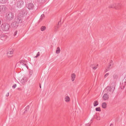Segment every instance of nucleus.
I'll return each instance as SVG.
<instances>
[{"instance_id":"nucleus-41","label":"nucleus","mask_w":126,"mask_h":126,"mask_svg":"<svg viewBox=\"0 0 126 126\" xmlns=\"http://www.w3.org/2000/svg\"><path fill=\"white\" fill-rule=\"evenodd\" d=\"M1 23H2L1 21V20L0 19V25Z\"/></svg>"},{"instance_id":"nucleus-28","label":"nucleus","mask_w":126,"mask_h":126,"mask_svg":"<svg viewBox=\"0 0 126 126\" xmlns=\"http://www.w3.org/2000/svg\"><path fill=\"white\" fill-rule=\"evenodd\" d=\"M46 29V27L45 26H42L41 28V30L42 31H44Z\"/></svg>"},{"instance_id":"nucleus-38","label":"nucleus","mask_w":126,"mask_h":126,"mask_svg":"<svg viewBox=\"0 0 126 126\" xmlns=\"http://www.w3.org/2000/svg\"><path fill=\"white\" fill-rule=\"evenodd\" d=\"M29 108V106H27L26 108V109H25V111H26L27 110V109H28Z\"/></svg>"},{"instance_id":"nucleus-12","label":"nucleus","mask_w":126,"mask_h":126,"mask_svg":"<svg viewBox=\"0 0 126 126\" xmlns=\"http://www.w3.org/2000/svg\"><path fill=\"white\" fill-rule=\"evenodd\" d=\"M18 25L17 23L15 21L12 22L11 24V26L13 28H16Z\"/></svg>"},{"instance_id":"nucleus-39","label":"nucleus","mask_w":126,"mask_h":126,"mask_svg":"<svg viewBox=\"0 0 126 126\" xmlns=\"http://www.w3.org/2000/svg\"><path fill=\"white\" fill-rule=\"evenodd\" d=\"M25 66L27 68V69H28V66L27 65V64H25Z\"/></svg>"},{"instance_id":"nucleus-30","label":"nucleus","mask_w":126,"mask_h":126,"mask_svg":"<svg viewBox=\"0 0 126 126\" xmlns=\"http://www.w3.org/2000/svg\"><path fill=\"white\" fill-rule=\"evenodd\" d=\"M95 110L96 111H101V110L100 109V107H98V108H96Z\"/></svg>"},{"instance_id":"nucleus-9","label":"nucleus","mask_w":126,"mask_h":126,"mask_svg":"<svg viewBox=\"0 0 126 126\" xmlns=\"http://www.w3.org/2000/svg\"><path fill=\"white\" fill-rule=\"evenodd\" d=\"M27 81V78L26 77H24L19 80L20 82L22 85H24Z\"/></svg>"},{"instance_id":"nucleus-1","label":"nucleus","mask_w":126,"mask_h":126,"mask_svg":"<svg viewBox=\"0 0 126 126\" xmlns=\"http://www.w3.org/2000/svg\"><path fill=\"white\" fill-rule=\"evenodd\" d=\"M0 27L3 31H7L9 29L10 26L8 23H4L1 24Z\"/></svg>"},{"instance_id":"nucleus-37","label":"nucleus","mask_w":126,"mask_h":126,"mask_svg":"<svg viewBox=\"0 0 126 126\" xmlns=\"http://www.w3.org/2000/svg\"><path fill=\"white\" fill-rule=\"evenodd\" d=\"M90 123H88L86 125V126H90Z\"/></svg>"},{"instance_id":"nucleus-6","label":"nucleus","mask_w":126,"mask_h":126,"mask_svg":"<svg viewBox=\"0 0 126 126\" xmlns=\"http://www.w3.org/2000/svg\"><path fill=\"white\" fill-rule=\"evenodd\" d=\"M6 10V8L5 6H0V14H3L5 13Z\"/></svg>"},{"instance_id":"nucleus-3","label":"nucleus","mask_w":126,"mask_h":126,"mask_svg":"<svg viewBox=\"0 0 126 126\" xmlns=\"http://www.w3.org/2000/svg\"><path fill=\"white\" fill-rule=\"evenodd\" d=\"M115 89V87L114 86H113L111 87L107 86L105 89L104 91L107 92L108 93L109 92H111V93H112Z\"/></svg>"},{"instance_id":"nucleus-31","label":"nucleus","mask_w":126,"mask_h":126,"mask_svg":"<svg viewBox=\"0 0 126 126\" xmlns=\"http://www.w3.org/2000/svg\"><path fill=\"white\" fill-rule=\"evenodd\" d=\"M113 77L114 79H116L117 78V76L116 74H115L113 75Z\"/></svg>"},{"instance_id":"nucleus-40","label":"nucleus","mask_w":126,"mask_h":126,"mask_svg":"<svg viewBox=\"0 0 126 126\" xmlns=\"http://www.w3.org/2000/svg\"><path fill=\"white\" fill-rule=\"evenodd\" d=\"M9 93H8V94H6V96H8L9 95Z\"/></svg>"},{"instance_id":"nucleus-7","label":"nucleus","mask_w":126,"mask_h":126,"mask_svg":"<svg viewBox=\"0 0 126 126\" xmlns=\"http://www.w3.org/2000/svg\"><path fill=\"white\" fill-rule=\"evenodd\" d=\"M22 17L18 15L16 18L15 19V21L19 25V24H21L22 22Z\"/></svg>"},{"instance_id":"nucleus-15","label":"nucleus","mask_w":126,"mask_h":126,"mask_svg":"<svg viewBox=\"0 0 126 126\" xmlns=\"http://www.w3.org/2000/svg\"><path fill=\"white\" fill-rule=\"evenodd\" d=\"M98 66V64H93L91 65L90 67L92 68L93 69L95 70L97 68V66Z\"/></svg>"},{"instance_id":"nucleus-8","label":"nucleus","mask_w":126,"mask_h":126,"mask_svg":"<svg viewBox=\"0 0 126 126\" xmlns=\"http://www.w3.org/2000/svg\"><path fill=\"white\" fill-rule=\"evenodd\" d=\"M17 6L18 8L22 7L24 5V1L21 0H19L17 1Z\"/></svg>"},{"instance_id":"nucleus-11","label":"nucleus","mask_w":126,"mask_h":126,"mask_svg":"<svg viewBox=\"0 0 126 126\" xmlns=\"http://www.w3.org/2000/svg\"><path fill=\"white\" fill-rule=\"evenodd\" d=\"M28 5V8L29 10H32L33 9L34 5L33 3H29Z\"/></svg>"},{"instance_id":"nucleus-42","label":"nucleus","mask_w":126,"mask_h":126,"mask_svg":"<svg viewBox=\"0 0 126 126\" xmlns=\"http://www.w3.org/2000/svg\"><path fill=\"white\" fill-rule=\"evenodd\" d=\"M112 124H110V126H111L112 125Z\"/></svg>"},{"instance_id":"nucleus-20","label":"nucleus","mask_w":126,"mask_h":126,"mask_svg":"<svg viewBox=\"0 0 126 126\" xmlns=\"http://www.w3.org/2000/svg\"><path fill=\"white\" fill-rule=\"evenodd\" d=\"M71 80L72 81H73L75 78V75L74 73L72 74L71 75Z\"/></svg>"},{"instance_id":"nucleus-13","label":"nucleus","mask_w":126,"mask_h":126,"mask_svg":"<svg viewBox=\"0 0 126 126\" xmlns=\"http://www.w3.org/2000/svg\"><path fill=\"white\" fill-rule=\"evenodd\" d=\"M0 37L1 40H5L7 38V36L4 34H1L0 35Z\"/></svg>"},{"instance_id":"nucleus-34","label":"nucleus","mask_w":126,"mask_h":126,"mask_svg":"<svg viewBox=\"0 0 126 126\" xmlns=\"http://www.w3.org/2000/svg\"><path fill=\"white\" fill-rule=\"evenodd\" d=\"M45 0H39V1L40 2L43 3L45 1Z\"/></svg>"},{"instance_id":"nucleus-27","label":"nucleus","mask_w":126,"mask_h":126,"mask_svg":"<svg viewBox=\"0 0 126 126\" xmlns=\"http://www.w3.org/2000/svg\"><path fill=\"white\" fill-rule=\"evenodd\" d=\"M1 0H0V1ZM2 3H5L7 2L8 0H1Z\"/></svg>"},{"instance_id":"nucleus-16","label":"nucleus","mask_w":126,"mask_h":126,"mask_svg":"<svg viewBox=\"0 0 126 126\" xmlns=\"http://www.w3.org/2000/svg\"><path fill=\"white\" fill-rule=\"evenodd\" d=\"M61 22V21H60L59 22L57 25H56L55 26L54 29L56 31H57V30L59 29V28L60 27V25L59 24H60Z\"/></svg>"},{"instance_id":"nucleus-17","label":"nucleus","mask_w":126,"mask_h":126,"mask_svg":"<svg viewBox=\"0 0 126 126\" xmlns=\"http://www.w3.org/2000/svg\"><path fill=\"white\" fill-rule=\"evenodd\" d=\"M116 4H113L110 5L109 6V7L110 8H114L116 9H117L116 6Z\"/></svg>"},{"instance_id":"nucleus-32","label":"nucleus","mask_w":126,"mask_h":126,"mask_svg":"<svg viewBox=\"0 0 126 126\" xmlns=\"http://www.w3.org/2000/svg\"><path fill=\"white\" fill-rule=\"evenodd\" d=\"M39 55H40V52H38L37 53V54L36 55V56H35V58H37L38 56H39Z\"/></svg>"},{"instance_id":"nucleus-25","label":"nucleus","mask_w":126,"mask_h":126,"mask_svg":"<svg viewBox=\"0 0 126 126\" xmlns=\"http://www.w3.org/2000/svg\"><path fill=\"white\" fill-rule=\"evenodd\" d=\"M17 32L16 30L15 31L14 33V36H16V37H17L18 36V34H17Z\"/></svg>"},{"instance_id":"nucleus-44","label":"nucleus","mask_w":126,"mask_h":126,"mask_svg":"<svg viewBox=\"0 0 126 126\" xmlns=\"http://www.w3.org/2000/svg\"><path fill=\"white\" fill-rule=\"evenodd\" d=\"M94 65H93V66H94Z\"/></svg>"},{"instance_id":"nucleus-2","label":"nucleus","mask_w":126,"mask_h":126,"mask_svg":"<svg viewBox=\"0 0 126 126\" xmlns=\"http://www.w3.org/2000/svg\"><path fill=\"white\" fill-rule=\"evenodd\" d=\"M14 16L12 12H8L6 14L5 18L7 21H10L12 19Z\"/></svg>"},{"instance_id":"nucleus-18","label":"nucleus","mask_w":126,"mask_h":126,"mask_svg":"<svg viewBox=\"0 0 126 126\" xmlns=\"http://www.w3.org/2000/svg\"><path fill=\"white\" fill-rule=\"evenodd\" d=\"M26 62L25 60H21L19 61L20 63L23 65L25 66L26 63Z\"/></svg>"},{"instance_id":"nucleus-36","label":"nucleus","mask_w":126,"mask_h":126,"mask_svg":"<svg viewBox=\"0 0 126 126\" xmlns=\"http://www.w3.org/2000/svg\"><path fill=\"white\" fill-rule=\"evenodd\" d=\"M32 71H30V72L29 73V74L30 75H31L32 74Z\"/></svg>"},{"instance_id":"nucleus-10","label":"nucleus","mask_w":126,"mask_h":126,"mask_svg":"<svg viewBox=\"0 0 126 126\" xmlns=\"http://www.w3.org/2000/svg\"><path fill=\"white\" fill-rule=\"evenodd\" d=\"M27 12L25 10H22L20 12V14H19L18 15L21 16V17H23L24 15H27Z\"/></svg>"},{"instance_id":"nucleus-26","label":"nucleus","mask_w":126,"mask_h":126,"mask_svg":"<svg viewBox=\"0 0 126 126\" xmlns=\"http://www.w3.org/2000/svg\"><path fill=\"white\" fill-rule=\"evenodd\" d=\"M60 49L59 47H58L57 49L56 50V53L57 54H59L60 53Z\"/></svg>"},{"instance_id":"nucleus-23","label":"nucleus","mask_w":126,"mask_h":126,"mask_svg":"<svg viewBox=\"0 0 126 126\" xmlns=\"http://www.w3.org/2000/svg\"><path fill=\"white\" fill-rule=\"evenodd\" d=\"M116 6L117 9H120L121 6V4L119 3H118V4H116Z\"/></svg>"},{"instance_id":"nucleus-14","label":"nucleus","mask_w":126,"mask_h":126,"mask_svg":"<svg viewBox=\"0 0 126 126\" xmlns=\"http://www.w3.org/2000/svg\"><path fill=\"white\" fill-rule=\"evenodd\" d=\"M108 98V95L106 93L104 94L103 96V98L104 100H107Z\"/></svg>"},{"instance_id":"nucleus-35","label":"nucleus","mask_w":126,"mask_h":126,"mask_svg":"<svg viewBox=\"0 0 126 126\" xmlns=\"http://www.w3.org/2000/svg\"><path fill=\"white\" fill-rule=\"evenodd\" d=\"M109 73H106L104 76L105 78H106V77L108 76L109 75Z\"/></svg>"},{"instance_id":"nucleus-43","label":"nucleus","mask_w":126,"mask_h":126,"mask_svg":"<svg viewBox=\"0 0 126 126\" xmlns=\"http://www.w3.org/2000/svg\"><path fill=\"white\" fill-rule=\"evenodd\" d=\"M39 87H40V88H41V86L40 84V85Z\"/></svg>"},{"instance_id":"nucleus-24","label":"nucleus","mask_w":126,"mask_h":126,"mask_svg":"<svg viewBox=\"0 0 126 126\" xmlns=\"http://www.w3.org/2000/svg\"><path fill=\"white\" fill-rule=\"evenodd\" d=\"M98 104V102L96 101H95L94 102L93 104L94 106H96Z\"/></svg>"},{"instance_id":"nucleus-19","label":"nucleus","mask_w":126,"mask_h":126,"mask_svg":"<svg viewBox=\"0 0 126 126\" xmlns=\"http://www.w3.org/2000/svg\"><path fill=\"white\" fill-rule=\"evenodd\" d=\"M64 100L66 102H69L70 100V98L68 96H66L65 97Z\"/></svg>"},{"instance_id":"nucleus-21","label":"nucleus","mask_w":126,"mask_h":126,"mask_svg":"<svg viewBox=\"0 0 126 126\" xmlns=\"http://www.w3.org/2000/svg\"><path fill=\"white\" fill-rule=\"evenodd\" d=\"M107 104L106 102H103L102 104V107L104 109H105L106 107Z\"/></svg>"},{"instance_id":"nucleus-22","label":"nucleus","mask_w":126,"mask_h":126,"mask_svg":"<svg viewBox=\"0 0 126 126\" xmlns=\"http://www.w3.org/2000/svg\"><path fill=\"white\" fill-rule=\"evenodd\" d=\"M94 118L98 120H99L100 119V117L97 114H95L94 115Z\"/></svg>"},{"instance_id":"nucleus-29","label":"nucleus","mask_w":126,"mask_h":126,"mask_svg":"<svg viewBox=\"0 0 126 126\" xmlns=\"http://www.w3.org/2000/svg\"><path fill=\"white\" fill-rule=\"evenodd\" d=\"M44 14H42V15H41V16L40 17V21L42 20V19H43V17H44Z\"/></svg>"},{"instance_id":"nucleus-4","label":"nucleus","mask_w":126,"mask_h":126,"mask_svg":"<svg viewBox=\"0 0 126 126\" xmlns=\"http://www.w3.org/2000/svg\"><path fill=\"white\" fill-rule=\"evenodd\" d=\"M14 51V50L13 48L9 49L8 50L7 54L8 58H10L13 56Z\"/></svg>"},{"instance_id":"nucleus-5","label":"nucleus","mask_w":126,"mask_h":126,"mask_svg":"<svg viewBox=\"0 0 126 126\" xmlns=\"http://www.w3.org/2000/svg\"><path fill=\"white\" fill-rule=\"evenodd\" d=\"M113 63L112 60L110 61L109 64L106 67L105 72H106L111 69L113 66Z\"/></svg>"},{"instance_id":"nucleus-33","label":"nucleus","mask_w":126,"mask_h":126,"mask_svg":"<svg viewBox=\"0 0 126 126\" xmlns=\"http://www.w3.org/2000/svg\"><path fill=\"white\" fill-rule=\"evenodd\" d=\"M16 86V84H14L12 86V88L15 89Z\"/></svg>"}]
</instances>
